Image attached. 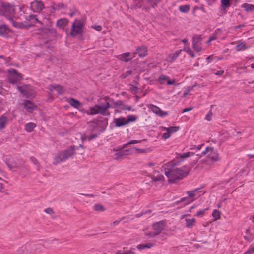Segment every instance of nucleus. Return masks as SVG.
<instances>
[{"mask_svg": "<svg viewBox=\"0 0 254 254\" xmlns=\"http://www.w3.org/2000/svg\"><path fill=\"white\" fill-rule=\"evenodd\" d=\"M180 163V161L173 160L162 165V171H164L169 182H174L181 180L189 174L188 166L185 165L180 168L176 167Z\"/></svg>", "mask_w": 254, "mask_h": 254, "instance_id": "obj_1", "label": "nucleus"}, {"mask_svg": "<svg viewBox=\"0 0 254 254\" xmlns=\"http://www.w3.org/2000/svg\"><path fill=\"white\" fill-rule=\"evenodd\" d=\"M18 9L21 11L22 9L20 6L5 4L0 8V15L4 16L14 27H20L21 24L16 21L18 17L15 14V11Z\"/></svg>", "mask_w": 254, "mask_h": 254, "instance_id": "obj_2", "label": "nucleus"}, {"mask_svg": "<svg viewBox=\"0 0 254 254\" xmlns=\"http://www.w3.org/2000/svg\"><path fill=\"white\" fill-rule=\"evenodd\" d=\"M76 148L74 145L70 146L64 151L56 154L53 157V163L57 164L64 162L71 157L75 153Z\"/></svg>", "mask_w": 254, "mask_h": 254, "instance_id": "obj_3", "label": "nucleus"}, {"mask_svg": "<svg viewBox=\"0 0 254 254\" xmlns=\"http://www.w3.org/2000/svg\"><path fill=\"white\" fill-rule=\"evenodd\" d=\"M110 107L108 102H106L101 105H96L94 107H90L88 110L86 111L87 115H93L97 114H101L103 115H107V109Z\"/></svg>", "mask_w": 254, "mask_h": 254, "instance_id": "obj_4", "label": "nucleus"}, {"mask_svg": "<svg viewBox=\"0 0 254 254\" xmlns=\"http://www.w3.org/2000/svg\"><path fill=\"white\" fill-rule=\"evenodd\" d=\"M165 223L163 221H160L154 223L153 226V232L146 233V235L149 238H154L161 233L162 231L165 228Z\"/></svg>", "mask_w": 254, "mask_h": 254, "instance_id": "obj_5", "label": "nucleus"}, {"mask_svg": "<svg viewBox=\"0 0 254 254\" xmlns=\"http://www.w3.org/2000/svg\"><path fill=\"white\" fill-rule=\"evenodd\" d=\"M202 154L203 155H206L207 158L213 162L217 161L219 159L218 151L211 147H206Z\"/></svg>", "mask_w": 254, "mask_h": 254, "instance_id": "obj_6", "label": "nucleus"}, {"mask_svg": "<svg viewBox=\"0 0 254 254\" xmlns=\"http://www.w3.org/2000/svg\"><path fill=\"white\" fill-rule=\"evenodd\" d=\"M83 22L80 20H75L72 24L71 35L73 36H75L81 34L83 32Z\"/></svg>", "mask_w": 254, "mask_h": 254, "instance_id": "obj_7", "label": "nucleus"}, {"mask_svg": "<svg viewBox=\"0 0 254 254\" xmlns=\"http://www.w3.org/2000/svg\"><path fill=\"white\" fill-rule=\"evenodd\" d=\"M22 78L21 74L18 73L15 70H9V82L12 84H16Z\"/></svg>", "mask_w": 254, "mask_h": 254, "instance_id": "obj_8", "label": "nucleus"}, {"mask_svg": "<svg viewBox=\"0 0 254 254\" xmlns=\"http://www.w3.org/2000/svg\"><path fill=\"white\" fill-rule=\"evenodd\" d=\"M202 45V38L199 35H195L192 38V46L193 49L196 52H200L203 50Z\"/></svg>", "mask_w": 254, "mask_h": 254, "instance_id": "obj_9", "label": "nucleus"}, {"mask_svg": "<svg viewBox=\"0 0 254 254\" xmlns=\"http://www.w3.org/2000/svg\"><path fill=\"white\" fill-rule=\"evenodd\" d=\"M31 9L36 13H40L45 8L43 2L41 0H35L31 2Z\"/></svg>", "mask_w": 254, "mask_h": 254, "instance_id": "obj_10", "label": "nucleus"}, {"mask_svg": "<svg viewBox=\"0 0 254 254\" xmlns=\"http://www.w3.org/2000/svg\"><path fill=\"white\" fill-rule=\"evenodd\" d=\"M148 108L152 112L159 117H162L168 115L167 112L163 111L159 107L153 104H150Z\"/></svg>", "mask_w": 254, "mask_h": 254, "instance_id": "obj_11", "label": "nucleus"}, {"mask_svg": "<svg viewBox=\"0 0 254 254\" xmlns=\"http://www.w3.org/2000/svg\"><path fill=\"white\" fill-rule=\"evenodd\" d=\"M31 88L30 85H25L23 87L17 86L20 92L27 98L33 96V93L30 91Z\"/></svg>", "mask_w": 254, "mask_h": 254, "instance_id": "obj_12", "label": "nucleus"}, {"mask_svg": "<svg viewBox=\"0 0 254 254\" xmlns=\"http://www.w3.org/2000/svg\"><path fill=\"white\" fill-rule=\"evenodd\" d=\"M23 104L24 109L29 113L33 112L37 107V106L33 102L28 100H24Z\"/></svg>", "mask_w": 254, "mask_h": 254, "instance_id": "obj_13", "label": "nucleus"}, {"mask_svg": "<svg viewBox=\"0 0 254 254\" xmlns=\"http://www.w3.org/2000/svg\"><path fill=\"white\" fill-rule=\"evenodd\" d=\"M48 89L51 92L56 91L58 95H61L65 91L64 88L60 85H50Z\"/></svg>", "mask_w": 254, "mask_h": 254, "instance_id": "obj_14", "label": "nucleus"}, {"mask_svg": "<svg viewBox=\"0 0 254 254\" xmlns=\"http://www.w3.org/2000/svg\"><path fill=\"white\" fill-rule=\"evenodd\" d=\"M169 77L168 76L162 74L159 76L158 81L161 84H164L165 81H167L168 85H173L175 83L174 80H169Z\"/></svg>", "mask_w": 254, "mask_h": 254, "instance_id": "obj_15", "label": "nucleus"}, {"mask_svg": "<svg viewBox=\"0 0 254 254\" xmlns=\"http://www.w3.org/2000/svg\"><path fill=\"white\" fill-rule=\"evenodd\" d=\"M136 52L140 57H144L147 54V48L144 46H139L136 48Z\"/></svg>", "mask_w": 254, "mask_h": 254, "instance_id": "obj_16", "label": "nucleus"}, {"mask_svg": "<svg viewBox=\"0 0 254 254\" xmlns=\"http://www.w3.org/2000/svg\"><path fill=\"white\" fill-rule=\"evenodd\" d=\"M182 50H179L174 53L170 54L166 58V61L169 62H173L175 60L178 56L180 54Z\"/></svg>", "mask_w": 254, "mask_h": 254, "instance_id": "obj_17", "label": "nucleus"}, {"mask_svg": "<svg viewBox=\"0 0 254 254\" xmlns=\"http://www.w3.org/2000/svg\"><path fill=\"white\" fill-rule=\"evenodd\" d=\"M114 121L115 126L116 127H120L125 125H127L126 118L125 117L115 118Z\"/></svg>", "mask_w": 254, "mask_h": 254, "instance_id": "obj_18", "label": "nucleus"}, {"mask_svg": "<svg viewBox=\"0 0 254 254\" xmlns=\"http://www.w3.org/2000/svg\"><path fill=\"white\" fill-rule=\"evenodd\" d=\"M8 122V118L4 115L0 117V130L4 129Z\"/></svg>", "mask_w": 254, "mask_h": 254, "instance_id": "obj_19", "label": "nucleus"}, {"mask_svg": "<svg viewBox=\"0 0 254 254\" xmlns=\"http://www.w3.org/2000/svg\"><path fill=\"white\" fill-rule=\"evenodd\" d=\"M68 102L71 106L76 109H78L81 105V103L78 100H75L73 98H70Z\"/></svg>", "mask_w": 254, "mask_h": 254, "instance_id": "obj_20", "label": "nucleus"}, {"mask_svg": "<svg viewBox=\"0 0 254 254\" xmlns=\"http://www.w3.org/2000/svg\"><path fill=\"white\" fill-rule=\"evenodd\" d=\"M119 58L122 61L125 62H128V61L132 59V57L131 56L130 53L126 52L121 54L119 56Z\"/></svg>", "mask_w": 254, "mask_h": 254, "instance_id": "obj_21", "label": "nucleus"}, {"mask_svg": "<svg viewBox=\"0 0 254 254\" xmlns=\"http://www.w3.org/2000/svg\"><path fill=\"white\" fill-rule=\"evenodd\" d=\"M114 150L116 151V153L114 155L116 159H119L127 154L126 153V151L123 150V148L119 150H115L114 149Z\"/></svg>", "mask_w": 254, "mask_h": 254, "instance_id": "obj_22", "label": "nucleus"}, {"mask_svg": "<svg viewBox=\"0 0 254 254\" xmlns=\"http://www.w3.org/2000/svg\"><path fill=\"white\" fill-rule=\"evenodd\" d=\"M155 246V244L153 243H148L146 244H139L137 246V248L139 250H142L144 249H149Z\"/></svg>", "mask_w": 254, "mask_h": 254, "instance_id": "obj_23", "label": "nucleus"}, {"mask_svg": "<svg viewBox=\"0 0 254 254\" xmlns=\"http://www.w3.org/2000/svg\"><path fill=\"white\" fill-rule=\"evenodd\" d=\"M36 125L35 123L33 122H30L27 123L25 125V129L27 132H31L33 130L34 128L36 127Z\"/></svg>", "mask_w": 254, "mask_h": 254, "instance_id": "obj_24", "label": "nucleus"}, {"mask_svg": "<svg viewBox=\"0 0 254 254\" xmlns=\"http://www.w3.org/2000/svg\"><path fill=\"white\" fill-rule=\"evenodd\" d=\"M68 20L66 19H60L57 21V26L61 28H64L67 24Z\"/></svg>", "mask_w": 254, "mask_h": 254, "instance_id": "obj_25", "label": "nucleus"}, {"mask_svg": "<svg viewBox=\"0 0 254 254\" xmlns=\"http://www.w3.org/2000/svg\"><path fill=\"white\" fill-rule=\"evenodd\" d=\"M241 7L244 8L247 12L254 11V5L253 4L243 3L242 4Z\"/></svg>", "mask_w": 254, "mask_h": 254, "instance_id": "obj_26", "label": "nucleus"}, {"mask_svg": "<svg viewBox=\"0 0 254 254\" xmlns=\"http://www.w3.org/2000/svg\"><path fill=\"white\" fill-rule=\"evenodd\" d=\"M193 155V153H191L190 152H187L183 153L182 154H178L177 155L176 158L177 159H181L183 160V159L188 158L191 155Z\"/></svg>", "mask_w": 254, "mask_h": 254, "instance_id": "obj_27", "label": "nucleus"}, {"mask_svg": "<svg viewBox=\"0 0 254 254\" xmlns=\"http://www.w3.org/2000/svg\"><path fill=\"white\" fill-rule=\"evenodd\" d=\"M152 179L154 181L163 182L164 180V177L162 174L157 173L156 174L152 175Z\"/></svg>", "mask_w": 254, "mask_h": 254, "instance_id": "obj_28", "label": "nucleus"}, {"mask_svg": "<svg viewBox=\"0 0 254 254\" xmlns=\"http://www.w3.org/2000/svg\"><path fill=\"white\" fill-rule=\"evenodd\" d=\"M163 130L162 131H167L169 132V134H171L172 133L176 132L179 130V127H170L168 128L166 127H162Z\"/></svg>", "mask_w": 254, "mask_h": 254, "instance_id": "obj_29", "label": "nucleus"}, {"mask_svg": "<svg viewBox=\"0 0 254 254\" xmlns=\"http://www.w3.org/2000/svg\"><path fill=\"white\" fill-rule=\"evenodd\" d=\"M248 48V47L246 45V44L245 42H242L236 46V50L238 51H244L247 49Z\"/></svg>", "mask_w": 254, "mask_h": 254, "instance_id": "obj_30", "label": "nucleus"}, {"mask_svg": "<svg viewBox=\"0 0 254 254\" xmlns=\"http://www.w3.org/2000/svg\"><path fill=\"white\" fill-rule=\"evenodd\" d=\"M138 119V117L134 115H129L126 118L127 124L130 122L136 121Z\"/></svg>", "mask_w": 254, "mask_h": 254, "instance_id": "obj_31", "label": "nucleus"}, {"mask_svg": "<svg viewBox=\"0 0 254 254\" xmlns=\"http://www.w3.org/2000/svg\"><path fill=\"white\" fill-rule=\"evenodd\" d=\"M185 221L186 227L188 228H191L195 222V219L194 218L186 219Z\"/></svg>", "mask_w": 254, "mask_h": 254, "instance_id": "obj_32", "label": "nucleus"}, {"mask_svg": "<svg viewBox=\"0 0 254 254\" xmlns=\"http://www.w3.org/2000/svg\"><path fill=\"white\" fill-rule=\"evenodd\" d=\"M8 27L5 25H0V36L5 35L7 33Z\"/></svg>", "mask_w": 254, "mask_h": 254, "instance_id": "obj_33", "label": "nucleus"}, {"mask_svg": "<svg viewBox=\"0 0 254 254\" xmlns=\"http://www.w3.org/2000/svg\"><path fill=\"white\" fill-rule=\"evenodd\" d=\"M98 136V135L96 134H91L90 135H85L84 136H82V138L83 141L88 140V141H91L95 139Z\"/></svg>", "mask_w": 254, "mask_h": 254, "instance_id": "obj_34", "label": "nucleus"}, {"mask_svg": "<svg viewBox=\"0 0 254 254\" xmlns=\"http://www.w3.org/2000/svg\"><path fill=\"white\" fill-rule=\"evenodd\" d=\"M183 50L185 51L189 55L191 56L192 58H194L195 57L194 53L193 52V51L191 50V49L189 46H185L183 48Z\"/></svg>", "mask_w": 254, "mask_h": 254, "instance_id": "obj_35", "label": "nucleus"}, {"mask_svg": "<svg viewBox=\"0 0 254 254\" xmlns=\"http://www.w3.org/2000/svg\"><path fill=\"white\" fill-rule=\"evenodd\" d=\"M221 7L226 9L230 5V0H221Z\"/></svg>", "mask_w": 254, "mask_h": 254, "instance_id": "obj_36", "label": "nucleus"}, {"mask_svg": "<svg viewBox=\"0 0 254 254\" xmlns=\"http://www.w3.org/2000/svg\"><path fill=\"white\" fill-rule=\"evenodd\" d=\"M195 200L194 198L188 197H184L181 199V201L185 203V204H189Z\"/></svg>", "mask_w": 254, "mask_h": 254, "instance_id": "obj_37", "label": "nucleus"}, {"mask_svg": "<svg viewBox=\"0 0 254 254\" xmlns=\"http://www.w3.org/2000/svg\"><path fill=\"white\" fill-rule=\"evenodd\" d=\"M220 214L221 212L217 209H214L212 213V215L215 220L220 219Z\"/></svg>", "mask_w": 254, "mask_h": 254, "instance_id": "obj_38", "label": "nucleus"}, {"mask_svg": "<svg viewBox=\"0 0 254 254\" xmlns=\"http://www.w3.org/2000/svg\"><path fill=\"white\" fill-rule=\"evenodd\" d=\"M179 9L183 13H187L190 10V6L188 5H181L179 6Z\"/></svg>", "mask_w": 254, "mask_h": 254, "instance_id": "obj_39", "label": "nucleus"}, {"mask_svg": "<svg viewBox=\"0 0 254 254\" xmlns=\"http://www.w3.org/2000/svg\"><path fill=\"white\" fill-rule=\"evenodd\" d=\"M244 173H245V175H246V171H245L244 170L238 173L236 175V180H239V181L242 182L244 179V177H242V176Z\"/></svg>", "mask_w": 254, "mask_h": 254, "instance_id": "obj_40", "label": "nucleus"}, {"mask_svg": "<svg viewBox=\"0 0 254 254\" xmlns=\"http://www.w3.org/2000/svg\"><path fill=\"white\" fill-rule=\"evenodd\" d=\"M94 208L95 210L98 211H103L104 210V207L100 204H96L94 206Z\"/></svg>", "mask_w": 254, "mask_h": 254, "instance_id": "obj_41", "label": "nucleus"}, {"mask_svg": "<svg viewBox=\"0 0 254 254\" xmlns=\"http://www.w3.org/2000/svg\"><path fill=\"white\" fill-rule=\"evenodd\" d=\"M139 142H140V140H131V141L128 142L126 144H124L123 145V147L124 148V147H127L128 145L136 144V143H138Z\"/></svg>", "mask_w": 254, "mask_h": 254, "instance_id": "obj_42", "label": "nucleus"}, {"mask_svg": "<svg viewBox=\"0 0 254 254\" xmlns=\"http://www.w3.org/2000/svg\"><path fill=\"white\" fill-rule=\"evenodd\" d=\"M207 210V209H204L198 211L195 214V216L197 217H202Z\"/></svg>", "mask_w": 254, "mask_h": 254, "instance_id": "obj_43", "label": "nucleus"}, {"mask_svg": "<svg viewBox=\"0 0 254 254\" xmlns=\"http://www.w3.org/2000/svg\"><path fill=\"white\" fill-rule=\"evenodd\" d=\"M254 252V246L251 245L248 250L246 251L245 254H251Z\"/></svg>", "mask_w": 254, "mask_h": 254, "instance_id": "obj_44", "label": "nucleus"}, {"mask_svg": "<svg viewBox=\"0 0 254 254\" xmlns=\"http://www.w3.org/2000/svg\"><path fill=\"white\" fill-rule=\"evenodd\" d=\"M170 137V134L169 132L167 131H166L165 132L163 133L162 135V137L163 139L166 140L169 138Z\"/></svg>", "mask_w": 254, "mask_h": 254, "instance_id": "obj_45", "label": "nucleus"}, {"mask_svg": "<svg viewBox=\"0 0 254 254\" xmlns=\"http://www.w3.org/2000/svg\"><path fill=\"white\" fill-rule=\"evenodd\" d=\"M195 191H196V190H194L190 191H188L187 194H188V197H189L190 198H194L193 197L195 196Z\"/></svg>", "mask_w": 254, "mask_h": 254, "instance_id": "obj_46", "label": "nucleus"}, {"mask_svg": "<svg viewBox=\"0 0 254 254\" xmlns=\"http://www.w3.org/2000/svg\"><path fill=\"white\" fill-rule=\"evenodd\" d=\"M44 211L49 214H53L54 213L53 210L51 208H47L44 210Z\"/></svg>", "mask_w": 254, "mask_h": 254, "instance_id": "obj_47", "label": "nucleus"}, {"mask_svg": "<svg viewBox=\"0 0 254 254\" xmlns=\"http://www.w3.org/2000/svg\"><path fill=\"white\" fill-rule=\"evenodd\" d=\"M191 88L190 87H188L187 89H186L183 93V96L186 97L191 91Z\"/></svg>", "mask_w": 254, "mask_h": 254, "instance_id": "obj_48", "label": "nucleus"}, {"mask_svg": "<svg viewBox=\"0 0 254 254\" xmlns=\"http://www.w3.org/2000/svg\"><path fill=\"white\" fill-rule=\"evenodd\" d=\"M217 39V37L215 35H213V36H211L209 37L208 41H207V44H209L210 43L211 41H213V40H215Z\"/></svg>", "mask_w": 254, "mask_h": 254, "instance_id": "obj_49", "label": "nucleus"}, {"mask_svg": "<svg viewBox=\"0 0 254 254\" xmlns=\"http://www.w3.org/2000/svg\"><path fill=\"white\" fill-rule=\"evenodd\" d=\"M211 116H212V113L211 111H210L209 112V113L206 115L205 119L208 121H210L211 119Z\"/></svg>", "mask_w": 254, "mask_h": 254, "instance_id": "obj_50", "label": "nucleus"}, {"mask_svg": "<svg viewBox=\"0 0 254 254\" xmlns=\"http://www.w3.org/2000/svg\"><path fill=\"white\" fill-rule=\"evenodd\" d=\"M121 254V251H118L117 252V254ZM122 254H134V252H133L131 251H127L123 252V253Z\"/></svg>", "mask_w": 254, "mask_h": 254, "instance_id": "obj_51", "label": "nucleus"}, {"mask_svg": "<svg viewBox=\"0 0 254 254\" xmlns=\"http://www.w3.org/2000/svg\"><path fill=\"white\" fill-rule=\"evenodd\" d=\"M31 161L34 164L36 165L38 163L37 159L34 157H30Z\"/></svg>", "mask_w": 254, "mask_h": 254, "instance_id": "obj_52", "label": "nucleus"}, {"mask_svg": "<svg viewBox=\"0 0 254 254\" xmlns=\"http://www.w3.org/2000/svg\"><path fill=\"white\" fill-rule=\"evenodd\" d=\"M131 71L130 70H127L126 73V75H124V74H122V77L123 78H126V76H127V75H130L131 74Z\"/></svg>", "mask_w": 254, "mask_h": 254, "instance_id": "obj_53", "label": "nucleus"}, {"mask_svg": "<svg viewBox=\"0 0 254 254\" xmlns=\"http://www.w3.org/2000/svg\"><path fill=\"white\" fill-rule=\"evenodd\" d=\"M224 73V71L222 70H219L218 71H217L215 74L216 75H219V76H221Z\"/></svg>", "mask_w": 254, "mask_h": 254, "instance_id": "obj_54", "label": "nucleus"}, {"mask_svg": "<svg viewBox=\"0 0 254 254\" xmlns=\"http://www.w3.org/2000/svg\"><path fill=\"white\" fill-rule=\"evenodd\" d=\"M94 28L98 31H100L102 30V27L100 25L95 26Z\"/></svg>", "mask_w": 254, "mask_h": 254, "instance_id": "obj_55", "label": "nucleus"}, {"mask_svg": "<svg viewBox=\"0 0 254 254\" xmlns=\"http://www.w3.org/2000/svg\"><path fill=\"white\" fill-rule=\"evenodd\" d=\"M2 179L1 178H0V191H1L3 188V183H2Z\"/></svg>", "mask_w": 254, "mask_h": 254, "instance_id": "obj_56", "label": "nucleus"}, {"mask_svg": "<svg viewBox=\"0 0 254 254\" xmlns=\"http://www.w3.org/2000/svg\"><path fill=\"white\" fill-rule=\"evenodd\" d=\"M192 110V108H185L182 112L183 113H185V112H188V111H191Z\"/></svg>", "mask_w": 254, "mask_h": 254, "instance_id": "obj_57", "label": "nucleus"}, {"mask_svg": "<svg viewBox=\"0 0 254 254\" xmlns=\"http://www.w3.org/2000/svg\"><path fill=\"white\" fill-rule=\"evenodd\" d=\"M188 39H183L182 40V42L185 44H187L188 43Z\"/></svg>", "mask_w": 254, "mask_h": 254, "instance_id": "obj_58", "label": "nucleus"}, {"mask_svg": "<svg viewBox=\"0 0 254 254\" xmlns=\"http://www.w3.org/2000/svg\"><path fill=\"white\" fill-rule=\"evenodd\" d=\"M24 250V248H21L20 250H18V254H23L22 253H21L22 251H23Z\"/></svg>", "mask_w": 254, "mask_h": 254, "instance_id": "obj_59", "label": "nucleus"}, {"mask_svg": "<svg viewBox=\"0 0 254 254\" xmlns=\"http://www.w3.org/2000/svg\"><path fill=\"white\" fill-rule=\"evenodd\" d=\"M202 146H203V144H200V145H198L197 146H196V148H197V149H198V150H200V149H201V147H202Z\"/></svg>", "mask_w": 254, "mask_h": 254, "instance_id": "obj_60", "label": "nucleus"}, {"mask_svg": "<svg viewBox=\"0 0 254 254\" xmlns=\"http://www.w3.org/2000/svg\"><path fill=\"white\" fill-rule=\"evenodd\" d=\"M212 56H209L207 57L206 58V61H208V62H210V61H209V60H210V59L211 58Z\"/></svg>", "mask_w": 254, "mask_h": 254, "instance_id": "obj_61", "label": "nucleus"}, {"mask_svg": "<svg viewBox=\"0 0 254 254\" xmlns=\"http://www.w3.org/2000/svg\"><path fill=\"white\" fill-rule=\"evenodd\" d=\"M36 20L37 21V22H38V23H40V24H42V25H43V26H45V25H44L42 23H41V22L40 21H39L37 19H36Z\"/></svg>", "mask_w": 254, "mask_h": 254, "instance_id": "obj_62", "label": "nucleus"}, {"mask_svg": "<svg viewBox=\"0 0 254 254\" xmlns=\"http://www.w3.org/2000/svg\"><path fill=\"white\" fill-rule=\"evenodd\" d=\"M148 165H149L150 166H152L154 165V163H149L148 164Z\"/></svg>", "mask_w": 254, "mask_h": 254, "instance_id": "obj_63", "label": "nucleus"}, {"mask_svg": "<svg viewBox=\"0 0 254 254\" xmlns=\"http://www.w3.org/2000/svg\"><path fill=\"white\" fill-rule=\"evenodd\" d=\"M251 67L254 69V63L251 64Z\"/></svg>", "mask_w": 254, "mask_h": 254, "instance_id": "obj_64", "label": "nucleus"}]
</instances>
